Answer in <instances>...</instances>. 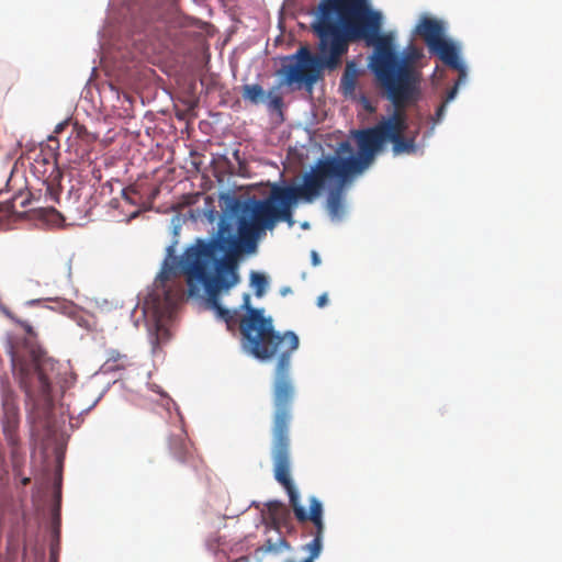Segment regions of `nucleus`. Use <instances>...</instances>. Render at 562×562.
Listing matches in <instances>:
<instances>
[{
	"label": "nucleus",
	"mask_w": 562,
	"mask_h": 562,
	"mask_svg": "<svg viewBox=\"0 0 562 562\" xmlns=\"http://www.w3.org/2000/svg\"><path fill=\"white\" fill-rule=\"evenodd\" d=\"M25 555H26V547H25V544H23V560H25ZM23 562H25V561H23Z\"/></svg>",
	"instance_id": "obj_29"
},
{
	"label": "nucleus",
	"mask_w": 562,
	"mask_h": 562,
	"mask_svg": "<svg viewBox=\"0 0 562 562\" xmlns=\"http://www.w3.org/2000/svg\"><path fill=\"white\" fill-rule=\"evenodd\" d=\"M457 91H458V83H456V86L448 91L446 100L443 102L448 103L449 101L453 100L457 94Z\"/></svg>",
	"instance_id": "obj_22"
},
{
	"label": "nucleus",
	"mask_w": 562,
	"mask_h": 562,
	"mask_svg": "<svg viewBox=\"0 0 562 562\" xmlns=\"http://www.w3.org/2000/svg\"><path fill=\"white\" fill-rule=\"evenodd\" d=\"M387 117L376 125L357 130L358 154L351 144L344 140L338 144L334 155L319 158L311 170L303 176L299 186L273 184L266 199H252L244 206V215L239 220L238 233L240 240L248 247L256 245V239L266 231H272L278 223L294 224L293 209L297 202L312 203L322 193V187L328 180H337L346 184L352 176L361 173L382 150L386 142Z\"/></svg>",
	"instance_id": "obj_1"
},
{
	"label": "nucleus",
	"mask_w": 562,
	"mask_h": 562,
	"mask_svg": "<svg viewBox=\"0 0 562 562\" xmlns=\"http://www.w3.org/2000/svg\"><path fill=\"white\" fill-rule=\"evenodd\" d=\"M268 284V279L263 273L256 271L250 272V285L252 286L257 297H261L265 294Z\"/></svg>",
	"instance_id": "obj_17"
},
{
	"label": "nucleus",
	"mask_w": 562,
	"mask_h": 562,
	"mask_svg": "<svg viewBox=\"0 0 562 562\" xmlns=\"http://www.w3.org/2000/svg\"><path fill=\"white\" fill-rule=\"evenodd\" d=\"M349 15L352 22L350 34L355 42L364 41L375 46L372 63L380 85L386 90L394 106L407 105L418 99L420 72L416 63L423 57V52L415 45H409L397 56L392 49L391 38L381 33L383 16L372 9L369 0H349Z\"/></svg>",
	"instance_id": "obj_2"
},
{
	"label": "nucleus",
	"mask_w": 562,
	"mask_h": 562,
	"mask_svg": "<svg viewBox=\"0 0 562 562\" xmlns=\"http://www.w3.org/2000/svg\"><path fill=\"white\" fill-rule=\"evenodd\" d=\"M172 274H175V268L168 266L166 262L157 279V282H159V284L162 286V294L167 305H171L173 303V297L171 291L166 289L165 282L168 281Z\"/></svg>",
	"instance_id": "obj_16"
},
{
	"label": "nucleus",
	"mask_w": 562,
	"mask_h": 562,
	"mask_svg": "<svg viewBox=\"0 0 562 562\" xmlns=\"http://www.w3.org/2000/svg\"><path fill=\"white\" fill-rule=\"evenodd\" d=\"M240 245L235 237L220 234L210 240L199 239L184 251L179 262L181 272L187 278L189 295H196L203 286L207 304L226 323L229 330L239 325L238 312L223 307L220 297L240 281Z\"/></svg>",
	"instance_id": "obj_4"
},
{
	"label": "nucleus",
	"mask_w": 562,
	"mask_h": 562,
	"mask_svg": "<svg viewBox=\"0 0 562 562\" xmlns=\"http://www.w3.org/2000/svg\"><path fill=\"white\" fill-rule=\"evenodd\" d=\"M20 370H21L22 375H23L24 378H26V376H27V374H29L27 369H25L24 367H21V369H20Z\"/></svg>",
	"instance_id": "obj_26"
},
{
	"label": "nucleus",
	"mask_w": 562,
	"mask_h": 562,
	"mask_svg": "<svg viewBox=\"0 0 562 562\" xmlns=\"http://www.w3.org/2000/svg\"><path fill=\"white\" fill-rule=\"evenodd\" d=\"M271 106L273 109H280L281 105H282V99L281 97H274L271 99V102H270Z\"/></svg>",
	"instance_id": "obj_24"
},
{
	"label": "nucleus",
	"mask_w": 562,
	"mask_h": 562,
	"mask_svg": "<svg viewBox=\"0 0 562 562\" xmlns=\"http://www.w3.org/2000/svg\"><path fill=\"white\" fill-rule=\"evenodd\" d=\"M349 0H322L312 30L318 37V54L303 46L288 57L281 72L284 83L312 90L323 70H336L353 41Z\"/></svg>",
	"instance_id": "obj_3"
},
{
	"label": "nucleus",
	"mask_w": 562,
	"mask_h": 562,
	"mask_svg": "<svg viewBox=\"0 0 562 562\" xmlns=\"http://www.w3.org/2000/svg\"><path fill=\"white\" fill-rule=\"evenodd\" d=\"M168 447L171 456L180 463L188 462L192 457L187 432L182 427H178L175 432L170 434Z\"/></svg>",
	"instance_id": "obj_9"
},
{
	"label": "nucleus",
	"mask_w": 562,
	"mask_h": 562,
	"mask_svg": "<svg viewBox=\"0 0 562 562\" xmlns=\"http://www.w3.org/2000/svg\"><path fill=\"white\" fill-rule=\"evenodd\" d=\"M12 362H13L14 369H16V358L15 357L12 358Z\"/></svg>",
	"instance_id": "obj_30"
},
{
	"label": "nucleus",
	"mask_w": 562,
	"mask_h": 562,
	"mask_svg": "<svg viewBox=\"0 0 562 562\" xmlns=\"http://www.w3.org/2000/svg\"><path fill=\"white\" fill-rule=\"evenodd\" d=\"M27 202H29V201H27L26 199L22 200V201L20 202V206H21V207H25V206H26V204H27Z\"/></svg>",
	"instance_id": "obj_27"
},
{
	"label": "nucleus",
	"mask_w": 562,
	"mask_h": 562,
	"mask_svg": "<svg viewBox=\"0 0 562 562\" xmlns=\"http://www.w3.org/2000/svg\"><path fill=\"white\" fill-rule=\"evenodd\" d=\"M327 302H328V297H327V294H326V293H323L322 295H319V296L317 297V306H318V307H324V306H326Z\"/></svg>",
	"instance_id": "obj_23"
},
{
	"label": "nucleus",
	"mask_w": 562,
	"mask_h": 562,
	"mask_svg": "<svg viewBox=\"0 0 562 562\" xmlns=\"http://www.w3.org/2000/svg\"><path fill=\"white\" fill-rule=\"evenodd\" d=\"M2 432L8 441V443L12 447L19 445V427H20V412L18 402L15 403L12 395L5 394L2 403Z\"/></svg>",
	"instance_id": "obj_8"
},
{
	"label": "nucleus",
	"mask_w": 562,
	"mask_h": 562,
	"mask_svg": "<svg viewBox=\"0 0 562 562\" xmlns=\"http://www.w3.org/2000/svg\"><path fill=\"white\" fill-rule=\"evenodd\" d=\"M446 105H447V103H446V102H442V103L438 106V109H437V111H436V119H435V121H436V122H440V121L442 120V117L445 116Z\"/></svg>",
	"instance_id": "obj_21"
},
{
	"label": "nucleus",
	"mask_w": 562,
	"mask_h": 562,
	"mask_svg": "<svg viewBox=\"0 0 562 562\" xmlns=\"http://www.w3.org/2000/svg\"><path fill=\"white\" fill-rule=\"evenodd\" d=\"M169 330L160 322H157L154 344L159 345L161 342H166L169 339Z\"/></svg>",
	"instance_id": "obj_19"
},
{
	"label": "nucleus",
	"mask_w": 562,
	"mask_h": 562,
	"mask_svg": "<svg viewBox=\"0 0 562 562\" xmlns=\"http://www.w3.org/2000/svg\"><path fill=\"white\" fill-rule=\"evenodd\" d=\"M334 187V190L330 191L327 205L328 211L333 216H338L342 211V199L341 191L345 184H340L337 180H328L322 187V191L326 187Z\"/></svg>",
	"instance_id": "obj_10"
},
{
	"label": "nucleus",
	"mask_w": 562,
	"mask_h": 562,
	"mask_svg": "<svg viewBox=\"0 0 562 562\" xmlns=\"http://www.w3.org/2000/svg\"><path fill=\"white\" fill-rule=\"evenodd\" d=\"M266 515L273 526H278L286 521V519L289 518V510L281 502L271 501L267 503Z\"/></svg>",
	"instance_id": "obj_12"
},
{
	"label": "nucleus",
	"mask_w": 562,
	"mask_h": 562,
	"mask_svg": "<svg viewBox=\"0 0 562 562\" xmlns=\"http://www.w3.org/2000/svg\"><path fill=\"white\" fill-rule=\"evenodd\" d=\"M33 370L36 374V378L40 383L41 394L46 396L50 393V378L45 373V362L41 361L38 358H35L33 363Z\"/></svg>",
	"instance_id": "obj_14"
},
{
	"label": "nucleus",
	"mask_w": 562,
	"mask_h": 562,
	"mask_svg": "<svg viewBox=\"0 0 562 562\" xmlns=\"http://www.w3.org/2000/svg\"><path fill=\"white\" fill-rule=\"evenodd\" d=\"M241 95L245 101H249L252 104H259L266 99V92L258 83L243 86Z\"/></svg>",
	"instance_id": "obj_15"
},
{
	"label": "nucleus",
	"mask_w": 562,
	"mask_h": 562,
	"mask_svg": "<svg viewBox=\"0 0 562 562\" xmlns=\"http://www.w3.org/2000/svg\"><path fill=\"white\" fill-rule=\"evenodd\" d=\"M61 188L59 184H55L54 180L46 186V195L49 196L50 201L58 203Z\"/></svg>",
	"instance_id": "obj_20"
},
{
	"label": "nucleus",
	"mask_w": 562,
	"mask_h": 562,
	"mask_svg": "<svg viewBox=\"0 0 562 562\" xmlns=\"http://www.w3.org/2000/svg\"><path fill=\"white\" fill-rule=\"evenodd\" d=\"M415 33L426 43L429 52L450 68L458 70L460 76H465V68L460 59L456 45L445 38V29L440 21L423 16L416 25Z\"/></svg>",
	"instance_id": "obj_6"
},
{
	"label": "nucleus",
	"mask_w": 562,
	"mask_h": 562,
	"mask_svg": "<svg viewBox=\"0 0 562 562\" xmlns=\"http://www.w3.org/2000/svg\"><path fill=\"white\" fill-rule=\"evenodd\" d=\"M30 481L31 480L29 477H24L21 482L25 486V485H27L30 483Z\"/></svg>",
	"instance_id": "obj_28"
},
{
	"label": "nucleus",
	"mask_w": 562,
	"mask_h": 562,
	"mask_svg": "<svg viewBox=\"0 0 562 562\" xmlns=\"http://www.w3.org/2000/svg\"><path fill=\"white\" fill-rule=\"evenodd\" d=\"M247 315L239 321V330L244 348L254 357L265 360L277 357L272 382V426L291 424L292 404L295 385L291 374V358L299 348L300 340L295 333L279 334L274 330L272 319L263 316V310L250 305V295H243L240 306Z\"/></svg>",
	"instance_id": "obj_5"
},
{
	"label": "nucleus",
	"mask_w": 562,
	"mask_h": 562,
	"mask_svg": "<svg viewBox=\"0 0 562 562\" xmlns=\"http://www.w3.org/2000/svg\"><path fill=\"white\" fill-rule=\"evenodd\" d=\"M20 198L21 196L14 195L11 200L0 203V221L5 220L16 213V202L20 200Z\"/></svg>",
	"instance_id": "obj_18"
},
{
	"label": "nucleus",
	"mask_w": 562,
	"mask_h": 562,
	"mask_svg": "<svg viewBox=\"0 0 562 562\" xmlns=\"http://www.w3.org/2000/svg\"><path fill=\"white\" fill-rule=\"evenodd\" d=\"M105 366L111 370H123L131 366V358L127 353L117 349L106 350Z\"/></svg>",
	"instance_id": "obj_13"
},
{
	"label": "nucleus",
	"mask_w": 562,
	"mask_h": 562,
	"mask_svg": "<svg viewBox=\"0 0 562 562\" xmlns=\"http://www.w3.org/2000/svg\"><path fill=\"white\" fill-rule=\"evenodd\" d=\"M405 106H394L395 110L387 117L386 142L392 143V151L395 156L403 154H415L417 151L416 136H406L405 132L408 127Z\"/></svg>",
	"instance_id": "obj_7"
},
{
	"label": "nucleus",
	"mask_w": 562,
	"mask_h": 562,
	"mask_svg": "<svg viewBox=\"0 0 562 562\" xmlns=\"http://www.w3.org/2000/svg\"><path fill=\"white\" fill-rule=\"evenodd\" d=\"M54 214L58 215L59 216V213H57L56 210H52Z\"/></svg>",
	"instance_id": "obj_31"
},
{
	"label": "nucleus",
	"mask_w": 562,
	"mask_h": 562,
	"mask_svg": "<svg viewBox=\"0 0 562 562\" xmlns=\"http://www.w3.org/2000/svg\"><path fill=\"white\" fill-rule=\"evenodd\" d=\"M319 262H321V259H319L317 252L316 251H312V263H313V266H317V265H319Z\"/></svg>",
	"instance_id": "obj_25"
},
{
	"label": "nucleus",
	"mask_w": 562,
	"mask_h": 562,
	"mask_svg": "<svg viewBox=\"0 0 562 562\" xmlns=\"http://www.w3.org/2000/svg\"><path fill=\"white\" fill-rule=\"evenodd\" d=\"M358 69L353 61L346 64L344 74L340 79V90L344 95H353L357 87Z\"/></svg>",
	"instance_id": "obj_11"
}]
</instances>
